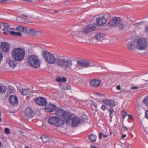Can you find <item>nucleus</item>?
Wrapping results in <instances>:
<instances>
[{
    "label": "nucleus",
    "mask_w": 148,
    "mask_h": 148,
    "mask_svg": "<svg viewBox=\"0 0 148 148\" xmlns=\"http://www.w3.org/2000/svg\"><path fill=\"white\" fill-rule=\"evenodd\" d=\"M11 54L13 58L18 61L23 60L25 56V51L21 48L14 49L12 50Z\"/></svg>",
    "instance_id": "obj_1"
},
{
    "label": "nucleus",
    "mask_w": 148,
    "mask_h": 148,
    "mask_svg": "<svg viewBox=\"0 0 148 148\" xmlns=\"http://www.w3.org/2000/svg\"><path fill=\"white\" fill-rule=\"evenodd\" d=\"M27 63L30 66L34 68H38L40 66V63L38 57L33 55L29 56Z\"/></svg>",
    "instance_id": "obj_2"
},
{
    "label": "nucleus",
    "mask_w": 148,
    "mask_h": 148,
    "mask_svg": "<svg viewBox=\"0 0 148 148\" xmlns=\"http://www.w3.org/2000/svg\"><path fill=\"white\" fill-rule=\"evenodd\" d=\"M60 120L62 122L61 123L62 125L65 123L67 124H69L70 121L72 118V116L74 115L68 111H64L61 114Z\"/></svg>",
    "instance_id": "obj_3"
},
{
    "label": "nucleus",
    "mask_w": 148,
    "mask_h": 148,
    "mask_svg": "<svg viewBox=\"0 0 148 148\" xmlns=\"http://www.w3.org/2000/svg\"><path fill=\"white\" fill-rule=\"evenodd\" d=\"M42 55L45 60L50 64L55 63L56 59L54 56L53 55L49 52L45 51L42 52Z\"/></svg>",
    "instance_id": "obj_4"
},
{
    "label": "nucleus",
    "mask_w": 148,
    "mask_h": 148,
    "mask_svg": "<svg viewBox=\"0 0 148 148\" xmlns=\"http://www.w3.org/2000/svg\"><path fill=\"white\" fill-rule=\"evenodd\" d=\"M62 122L60 118L56 116L50 117L48 120V122L49 124L57 127H60L62 125Z\"/></svg>",
    "instance_id": "obj_5"
},
{
    "label": "nucleus",
    "mask_w": 148,
    "mask_h": 148,
    "mask_svg": "<svg viewBox=\"0 0 148 148\" xmlns=\"http://www.w3.org/2000/svg\"><path fill=\"white\" fill-rule=\"evenodd\" d=\"M147 46V42L145 38H140L137 41V47L140 50H145Z\"/></svg>",
    "instance_id": "obj_6"
},
{
    "label": "nucleus",
    "mask_w": 148,
    "mask_h": 148,
    "mask_svg": "<svg viewBox=\"0 0 148 148\" xmlns=\"http://www.w3.org/2000/svg\"><path fill=\"white\" fill-rule=\"evenodd\" d=\"M95 29V27L91 25H89L83 29L82 31L78 32L77 33L76 36L78 37H80L79 35L81 34H88L93 32Z\"/></svg>",
    "instance_id": "obj_7"
},
{
    "label": "nucleus",
    "mask_w": 148,
    "mask_h": 148,
    "mask_svg": "<svg viewBox=\"0 0 148 148\" xmlns=\"http://www.w3.org/2000/svg\"><path fill=\"white\" fill-rule=\"evenodd\" d=\"M106 22L104 14H100L97 17L96 21V25L99 26H102Z\"/></svg>",
    "instance_id": "obj_8"
},
{
    "label": "nucleus",
    "mask_w": 148,
    "mask_h": 148,
    "mask_svg": "<svg viewBox=\"0 0 148 148\" xmlns=\"http://www.w3.org/2000/svg\"><path fill=\"white\" fill-rule=\"evenodd\" d=\"M34 101L36 103L41 106L46 105L47 103L46 99L41 97H36L34 99Z\"/></svg>",
    "instance_id": "obj_9"
},
{
    "label": "nucleus",
    "mask_w": 148,
    "mask_h": 148,
    "mask_svg": "<svg viewBox=\"0 0 148 148\" xmlns=\"http://www.w3.org/2000/svg\"><path fill=\"white\" fill-rule=\"evenodd\" d=\"M1 49H2L3 51L8 52L10 50V45L9 43L6 42H2L1 44Z\"/></svg>",
    "instance_id": "obj_10"
},
{
    "label": "nucleus",
    "mask_w": 148,
    "mask_h": 148,
    "mask_svg": "<svg viewBox=\"0 0 148 148\" xmlns=\"http://www.w3.org/2000/svg\"><path fill=\"white\" fill-rule=\"evenodd\" d=\"M72 125L73 127H75L78 125L81 122V119L79 117H74L72 116Z\"/></svg>",
    "instance_id": "obj_11"
},
{
    "label": "nucleus",
    "mask_w": 148,
    "mask_h": 148,
    "mask_svg": "<svg viewBox=\"0 0 148 148\" xmlns=\"http://www.w3.org/2000/svg\"><path fill=\"white\" fill-rule=\"evenodd\" d=\"M9 100L10 103L14 106H16L18 104V99L15 95H12L10 96Z\"/></svg>",
    "instance_id": "obj_12"
},
{
    "label": "nucleus",
    "mask_w": 148,
    "mask_h": 148,
    "mask_svg": "<svg viewBox=\"0 0 148 148\" xmlns=\"http://www.w3.org/2000/svg\"><path fill=\"white\" fill-rule=\"evenodd\" d=\"M24 115L27 118L33 117L32 114L33 111L32 109L29 107L25 109L24 112Z\"/></svg>",
    "instance_id": "obj_13"
},
{
    "label": "nucleus",
    "mask_w": 148,
    "mask_h": 148,
    "mask_svg": "<svg viewBox=\"0 0 148 148\" xmlns=\"http://www.w3.org/2000/svg\"><path fill=\"white\" fill-rule=\"evenodd\" d=\"M78 64L79 66L88 67L91 66L90 63L89 61L81 60L77 61Z\"/></svg>",
    "instance_id": "obj_14"
},
{
    "label": "nucleus",
    "mask_w": 148,
    "mask_h": 148,
    "mask_svg": "<svg viewBox=\"0 0 148 148\" xmlns=\"http://www.w3.org/2000/svg\"><path fill=\"white\" fill-rule=\"evenodd\" d=\"M65 58H57L56 61L57 65L59 67L64 68Z\"/></svg>",
    "instance_id": "obj_15"
},
{
    "label": "nucleus",
    "mask_w": 148,
    "mask_h": 148,
    "mask_svg": "<svg viewBox=\"0 0 148 148\" xmlns=\"http://www.w3.org/2000/svg\"><path fill=\"white\" fill-rule=\"evenodd\" d=\"M121 19L119 17H114L112 19V26H115L118 25Z\"/></svg>",
    "instance_id": "obj_16"
},
{
    "label": "nucleus",
    "mask_w": 148,
    "mask_h": 148,
    "mask_svg": "<svg viewBox=\"0 0 148 148\" xmlns=\"http://www.w3.org/2000/svg\"><path fill=\"white\" fill-rule=\"evenodd\" d=\"M72 60L71 59H65L64 68H70L72 65Z\"/></svg>",
    "instance_id": "obj_17"
},
{
    "label": "nucleus",
    "mask_w": 148,
    "mask_h": 148,
    "mask_svg": "<svg viewBox=\"0 0 148 148\" xmlns=\"http://www.w3.org/2000/svg\"><path fill=\"white\" fill-rule=\"evenodd\" d=\"M56 105L53 104H50L45 108V110L48 112H52L56 109Z\"/></svg>",
    "instance_id": "obj_18"
},
{
    "label": "nucleus",
    "mask_w": 148,
    "mask_h": 148,
    "mask_svg": "<svg viewBox=\"0 0 148 148\" xmlns=\"http://www.w3.org/2000/svg\"><path fill=\"white\" fill-rule=\"evenodd\" d=\"M100 81L97 79H92L90 82V85L95 87H98L100 85Z\"/></svg>",
    "instance_id": "obj_19"
},
{
    "label": "nucleus",
    "mask_w": 148,
    "mask_h": 148,
    "mask_svg": "<svg viewBox=\"0 0 148 148\" xmlns=\"http://www.w3.org/2000/svg\"><path fill=\"white\" fill-rule=\"evenodd\" d=\"M127 47L128 49L130 50H133L135 47V42H129L127 44Z\"/></svg>",
    "instance_id": "obj_20"
},
{
    "label": "nucleus",
    "mask_w": 148,
    "mask_h": 148,
    "mask_svg": "<svg viewBox=\"0 0 148 148\" xmlns=\"http://www.w3.org/2000/svg\"><path fill=\"white\" fill-rule=\"evenodd\" d=\"M29 34L33 35H37L39 32V31L36 30L34 29H29L27 30Z\"/></svg>",
    "instance_id": "obj_21"
},
{
    "label": "nucleus",
    "mask_w": 148,
    "mask_h": 148,
    "mask_svg": "<svg viewBox=\"0 0 148 148\" xmlns=\"http://www.w3.org/2000/svg\"><path fill=\"white\" fill-rule=\"evenodd\" d=\"M16 60H15L14 59V60H10L8 62V63L10 67L14 68L17 64V62H16Z\"/></svg>",
    "instance_id": "obj_22"
},
{
    "label": "nucleus",
    "mask_w": 148,
    "mask_h": 148,
    "mask_svg": "<svg viewBox=\"0 0 148 148\" xmlns=\"http://www.w3.org/2000/svg\"><path fill=\"white\" fill-rule=\"evenodd\" d=\"M60 88L63 90H66L70 89L71 87L70 86H67L65 84H61L60 85Z\"/></svg>",
    "instance_id": "obj_23"
},
{
    "label": "nucleus",
    "mask_w": 148,
    "mask_h": 148,
    "mask_svg": "<svg viewBox=\"0 0 148 148\" xmlns=\"http://www.w3.org/2000/svg\"><path fill=\"white\" fill-rule=\"evenodd\" d=\"M89 139L90 140V141L94 142L96 139V136L93 134H90L88 136Z\"/></svg>",
    "instance_id": "obj_24"
},
{
    "label": "nucleus",
    "mask_w": 148,
    "mask_h": 148,
    "mask_svg": "<svg viewBox=\"0 0 148 148\" xmlns=\"http://www.w3.org/2000/svg\"><path fill=\"white\" fill-rule=\"evenodd\" d=\"M64 111L60 107H58V108L55 114L56 115L58 116L60 115V114H61Z\"/></svg>",
    "instance_id": "obj_25"
},
{
    "label": "nucleus",
    "mask_w": 148,
    "mask_h": 148,
    "mask_svg": "<svg viewBox=\"0 0 148 148\" xmlns=\"http://www.w3.org/2000/svg\"><path fill=\"white\" fill-rule=\"evenodd\" d=\"M116 27L119 29L121 30L124 29L125 26L124 23H120L116 26Z\"/></svg>",
    "instance_id": "obj_26"
},
{
    "label": "nucleus",
    "mask_w": 148,
    "mask_h": 148,
    "mask_svg": "<svg viewBox=\"0 0 148 148\" xmlns=\"http://www.w3.org/2000/svg\"><path fill=\"white\" fill-rule=\"evenodd\" d=\"M6 87L5 85L0 86V92L2 93H4L6 91Z\"/></svg>",
    "instance_id": "obj_27"
},
{
    "label": "nucleus",
    "mask_w": 148,
    "mask_h": 148,
    "mask_svg": "<svg viewBox=\"0 0 148 148\" xmlns=\"http://www.w3.org/2000/svg\"><path fill=\"white\" fill-rule=\"evenodd\" d=\"M103 34L101 33H98L97 34L94 36L95 39L98 40H101L103 38Z\"/></svg>",
    "instance_id": "obj_28"
},
{
    "label": "nucleus",
    "mask_w": 148,
    "mask_h": 148,
    "mask_svg": "<svg viewBox=\"0 0 148 148\" xmlns=\"http://www.w3.org/2000/svg\"><path fill=\"white\" fill-rule=\"evenodd\" d=\"M40 139L43 143H47L49 142V138L47 136L43 135L40 138Z\"/></svg>",
    "instance_id": "obj_29"
},
{
    "label": "nucleus",
    "mask_w": 148,
    "mask_h": 148,
    "mask_svg": "<svg viewBox=\"0 0 148 148\" xmlns=\"http://www.w3.org/2000/svg\"><path fill=\"white\" fill-rule=\"evenodd\" d=\"M102 101L106 105L111 106V100L105 99L102 100Z\"/></svg>",
    "instance_id": "obj_30"
},
{
    "label": "nucleus",
    "mask_w": 148,
    "mask_h": 148,
    "mask_svg": "<svg viewBox=\"0 0 148 148\" xmlns=\"http://www.w3.org/2000/svg\"><path fill=\"white\" fill-rule=\"evenodd\" d=\"M12 29L10 28L9 26L7 27L3 28V30L4 31L3 33L4 34H8L7 32H9L10 34V32H12L11 30Z\"/></svg>",
    "instance_id": "obj_31"
},
{
    "label": "nucleus",
    "mask_w": 148,
    "mask_h": 148,
    "mask_svg": "<svg viewBox=\"0 0 148 148\" xmlns=\"http://www.w3.org/2000/svg\"><path fill=\"white\" fill-rule=\"evenodd\" d=\"M56 81L59 82H66V79L65 77L61 78L60 77H58L56 79Z\"/></svg>",
    "instance_id": "obj_32"
},
{
    "label": "nucleus",
    "mask_w": 148,
    "mask_h": 148,
    "mask_svg": "<svg viewBox=\"0 0 148 148\" xmlns=\"http://www.w3.org/2000/svg\"><path fill=\"white\" fill-rule=\"evenodd\" d=\"M10 34L13 36H15L18 37H20L22 35V34L19 32H15L14 31L10 32Z\"/></svg>",
    "instance_id": "obj_33"
},
{
    "label": "nucleus",
    "mask_w": 148,
    "mask_h": 148,
    "mask_svg": "<svg viewBox=\"0 0 148 148\" xmlns=\"http://www.w3.org/2000/svg\"><path fill=\"white\" fill-rule=\"evenodd\" d=\"M29 90V89H24L22 90V91L20 90L21 94L23 95H27L28 93V90Z\"/></svg>",
    "instance_id": "obj_34"
},
{
    "label": "nucleus",
    "mask_w": 148,
    "mask_h": 148,
    "mask_svg": "<svg viewBox=\"0 0 148 148\" xmlns=\"http://www.w3.org/2000/svg\"><path fill=\"white\" fill-rule=\"evenodd\" d=\"M117 104V101L115 99L112 100V107L116 106Z\"/></svg>",
    "instance_id": "obj_35"
},
{
    "label": "nucleus",
    "mask_w": 148,
    "mask_h": 148,
    "mask_svg": "<svg viewBox=\"0 0 148 148\" xmlns=\"http://www.w3.org/2000/svg\"><path fill=\"white\" fill-rule=\"evenodd\" d=\"M8 90L10 92H12L14 91V88L11 86H9L8 88Z\"/></svg>",
    "instance_id": "obj_36"
},
{
    "label": "nucleus",
    "mask_w": 148,
    "mask_h": 148,
    "mask_svg": "<svg viewBox=\"0 0 148 148\" xmlns=\"http://www.w3.org/2000/svg\"><path fill=\"white\" fill-rule=\"evenodd\" d=\"M143 102L146 105L148 106V97L143 100Z\"/></svg>",
    "instance_id": "obj_37"
},
{
    "label": "nucleus",
    "mask_w": 148,
    "mask_h": 148,
    "mask_svg": "<svg viewBox=\"0 0 148 148\" xmlns=\"http://www.w3.org/2000/svg\"><path fill=\"white\" fill-rule=\"evenodd\" d=\"M4 130L5 133L6 134H10V133L9 129L8 128H5Z\"/></svg>",
    "instance_id": "obj_38"
},
{
    "label": "nucleus",
    "mask_w": 148,
    "mask_h": 148,
    "mask_svg": "<svg viewBox=\"0 0 148 148\" xmlns=\"http://www.w3.org/2000/svg\"><path fill=\"white\" fill-rule=\"evenodd\" d=\"M102 136L105 138L107 136V135L103 134L101 132L99 134V139H101Z\"/></svg>",
    "instance_id": "obj_39"
},
{
    "label": "nucleus",
    "mask_w": 148,
    "mask_h": 148,
    "mask_svg": "<svg viewBox=\"0 0 148 148\" xmlns=\"http://www.w3.org/2000/svg\"><path fill=\"white\" fill-rule=\"evenodd\" d=\"M23 27V26H18L16 28L17 30L22 32Z\"/></svg>",
    "instance_id": "obj_40"
},
{
    "label": "nucleus",
    "mask_w": 148,
    "mask_h": 148,
    "mask_svg": "<svg viewBox=\"0 0 148 148\" xmlns=\"http://www.w3.org/2000/svg\"><path fill=\"white\" fill-rule=\"evenodd\" d=\"M127 115V113L125 111H124L123 113L122 114V116H123V120L124 119L126 116Z\"/></svg>",
    "instance_id": "obj_41"
},
{
    "label": "nucleus",
    "mask_w": 148,
    "mask_h": 148,
    "mask_svg": "<svg viewBox=\"0 0 148 148\" xmlns=\"http://www.w3.org/2000/svg\"><path fill=\"white\" fill-rule=\"evenodd\" d=\"M1 52V51L0 50V63L1 62L3 57V55Z\"/></svg>",
    "instance_id": "obj_42"
},
{
    "label": "nucleus",
    "mask_w": 148,
    "mask_h": 148,
    "mask_svg": "<svg viewBox=\"0 0 148 148\" xmlns=\"http://www.w3.org/2000/svg\"><path fill=\"white\" fill-rule=\"evenodd\" d=\"M3 26L4 28L7 27L9 26V24L8 23H3Z\"/></svg>",
    "instance_id": "obj_43"
},
{
    "label": "nucleus",
    "mask_w": 148,
    "mask_h": 148,
    "mask_svg": "<svg viewBox=\"0 0 148 148\" xmlns=\"http://www.w3.org/2000/svg\"><path fill=\"white\" fill-rule=\"evenodd\" d=\"M138 88V87L137 86H132L130 88V89L132 90H136Z\"/></svg>",
    "instance_id": "obj_44"
},
{
    "label": "nucleus",
    "mask_w": 148,
    "mask_h": 148,
    "mask_svg": "<svg viewBox=\"0 0 148 148\" xmlns=\"http://www.w3.org/2000/svg\"><path fill=\"white\" fill-rule=\"evenodd\" d=\"M8 0H0V2L2 3H5L7 2Z\"/></svg>",
    "instance_id": "obj_45"
},
{
    "label": "nucleus",
    "mask_w": 148,
    "mask_h": 148,
    "mask_svg": "<svg viewBox=\"0 0 148 148\" xmlns=\"http://www.w3.org/2000/svg\"><path fill=\"white\" fill-rule=\"evenodd\" d=\"M27 30L26 28L23 27L22 32H25Z\"/></svg>",
    "instance_id": "obj_46"
},
{
    "label": "nucleus",
    "mask_w": 148,
    "mask_h": 148,
    "mask_svg": "<svg viewBox=\"0 0 148 148\" xmlns=\"http://www.w3.org/2000/svg\"><path fill=\"white\" fill-rule=\"evenodd\" d=\"M91 104L95 108H96L97 107V104L96 103H95L93 102H92V103Z\"/></svg>",
    "instance_id": "obj_47"
},
{
    "label": "nucleus",
    "mask_w": 148,
    "mask_h": 148,
    "mask_svg": "<svg viewBox=\"0 0 148 148\" xmlns=\"http://www.w3.org/2000/svg\"><path fill=\"white\" fill-rule=\"evenodd\" d=\"M123 128L124 129V130L125 131H127L129 129V128L126 127L125 126H124Z\"/></svg>",
    "instance_id": "obj_48"
},
{
    "label": "nucleus",
    "mask_w": 148,
    "mask_h": 148,
    "mask_svg": "<svg viewBox=\"0 0 148 148\" xmlns=\"http://www.w3.org/2000/svg\"><path fill=\"white\" fill-rule=\"evenodd\" d=\"M141 23V22H140V23H136L134 24L133 25H134L135 26H139L140 25Z\"/></svg>",
    "instance_id": "obj_49"
},
{
    "label": "nucleus",
    "mask_w": 148,
    "mask_h": 148,
    "mask_svg": "<svg viewBox=\"0 0 148 148\" xmlns=\"http://www.w3.org/2000/svg\"><path fill=\"white\" fill-rule=\"evenodd\" d=\"M145 116V117L148 119V110L146 112Z\"/></svg>",
    "instance_id": "obj_50"
},
{
    "label": "nucleus",
    "mask_w": 148,
    "mask_h": 148,
    "mask_svg": "<svg viewBox=\"0 0 148 148\" xmlns=\"http://www.w3.org/2000/svg\"><path fill=\"white\" fill-rule=\"evenodd\" d=\"M101 109L103 110V111H104L105 110L106 107H105V106L104 105H103L101 107Z\"/></svg>",
    "instance_id": "obj_51"
},
{
    "label": "nucleus",
    "mask_w": 148,
    "mask_h": 148,
    "mask_svg": "<svg viewBox=\"0 0 148 148\" xmlns=\"http://www.w3.org/2000/svg\"><path fill=\"white\" fill-rule=\"evenodd\" d=\"M97 95H99V96H103L104 94H102L100 93H97Z\"/></svg>",
    "instance_id": "obj_52"
},
{
    "label": "nucleus",
    "mask_w": 148,
    "mask_h": 148,
    "mask_svg": "<svg viewBox=\"0 0 148 148\" xmlns=\"http://www.w3.org/2000/svg\"><path fill=\"white\" fill-rule=\"evenodd\" d=\"M116 88L118 89V90H120L121 89V86L120 85H118L117 87H116Z\"/></svg>",
    "instance_id": "obj_53"
},
{
    "label": "nucleus",
    "mask_w": 148,
    "mask_h": 148,
    "mask_svg": "<svg viewBox=\"0 0 148 148\" xmlns=\"http://www.w3.org/2000/svg\"><path fill=\"white\" fill-rule=\"evenodd\" d=\"M127 136V135L126 134H124L122 136V139H124V138H125Z\"/></svg>",
    "instance_id": "obj_54"
},
{
    "label": "nucleus",
    "mask_w": 148,
    "mask_h": 148,
    "mask_svg": "<svg viewBox=\"0 0 148 148\" xmlns=\"http://www.w3.org/2000/svg\"><path fill=\"white\" fill-rule=\"evenodd\" d=\"M128 116H129V117L130 118L132 119H133V118L131 115L130 114H129L128 115Z\"/></svg>",
    "instance_id": "obj_55"
},
{
    "label": "nucleus",
    "mask_w": 148,
    "mask_h": 148,
    "mask_svg": "<svg viewBox=\"0 0 148 148\" xmlns=\"http://www.w3.org/2000/svg\"><path fill=\"white\" fill-rule=\"evenodd\" d=\"M109 111L110 112V116L111 117V108H110L109 109Z\"/></svg>",
    "instance_id": "obj_56"
},
{
    "label": "nucleus",
    "mask_w": 148,
    "mask_h": 148,
    "mask_svg": "<svg viewBox=\"0 0 148 148\" xmlns=\"http://www.w3.org/2000/svg\"><path fill=\"white\" fill-rule=\"evenodd\" d=\"M20 18V17H17L16 18L17 21H18V22H20V21H19Z\"/></svg>",
    "instance_id": "obj_57"
},
{
    "label": "nucleus",
    "mask_w": 148,
    "mask_h": 148,
    "mask_svg": "<svg viewBox=\"0 0 148 148\" xmlns=\"http://www.w3.org/2000/svg\"><path fill=\"white\" fill-rule=\"evenodd\" d=\"M146 31L147 33H148V25L146 26Z\"/></svg>",
    "instance_id": "obj_58"
},
{
    "label": "nucleus",
    "mask_w": 148,
    "mask_h": 148,
    "mask_svg": "<svg viewBox=\"0 0 148 148\" xmlns=\"http://www.w3.org/2000/svg\"><path fill=\"white\" fill-rule=\"evenodd\" d=\"M111 22V21H110L108 23V25H110V26H111V24H110V22Z\"/></svg>",
    "instance_id": "obj_59"
},
{
    "label": "nucleus",
    "mask_w": 148,
    "mask_h": 148,
    "mask_svg": "<svg viewBox=\"0 0 148 148\" xmlns=\"http://www.w3.org/2000/svg\"><path fill=\"white\" fill-rule=\"evenodd\" d=\"M1 113L0 112V121L1 122V121H2V120L1 118Z\"/></svg>",
    "instance_id": "obj_60"
},
{
    "label": "nucleus",
    "mask_w": 148,
    "mask_h": 148,
    "mask_svg": "<svg viewBox=\"0 0 148 148\" xmlns=\"http://www.w3.org/2000/svg\"><path fill=\"white\" fill-rule=\"evenodd\" d=\"M113 112H114V111L113 109H112V114Z\"/></svg>",
    "instance_id": "obj_61"
},
{
    "label": "nucleus",
    "mask_w": 148,
    "mask_h": 148,
    "mask_svg": "<svg viewBox=\"0 0 148 148\" xmlns=\"http://www.w3.org/2000/svg\"><path fill=\"white\" fill-rule=\"evenodd\" d=\"M27 22H28V23H30V22H32V21H30L29 20L28 21H27Z\"/></svg>",
    "instance_id": "obj_62"
},
{
    "label": "nucleus",
    "mask_w": 148,
    "mask_h": 148,
    "mask_svg": "<svg viewBox=\"0 0 148 148\" xmlns=\"http://www.w3.org/2000/svg\"><path fill=\"white\" fill-rule=\"evenodd\" d=\"M23 16H25V17H27V15H24V14H23Z\"/></svg>",
    "instance_id": "obj_63"
},
{
    "label": "nucleus",
    "mask_w": 148,
    "mask_h": 148,
    "mask_svg": "<svg viewBox=\"0 0 148 148\" xmlns=\"http://www.w3.org/2000/svg\"><path fill=\"white\" fill-rule=\"evenodd\" d=\"M25 148H30L29 147H25Z\"/></svg>",
    "instance_id": "obj_64"
}]
</instances>
